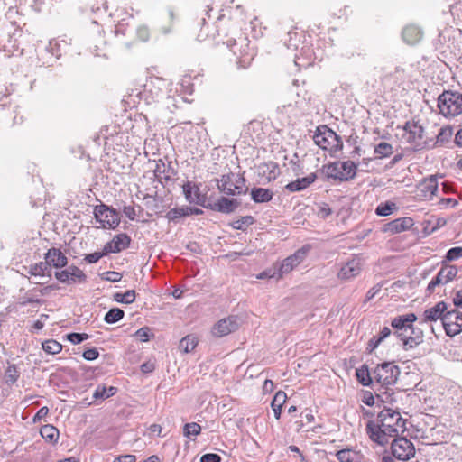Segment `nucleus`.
<instances>
[{
	"label": "nucleus",
	"mask_w": 462,
	"mask_h": 462,
	"mask_svg": "<svg viewBox=\"0 0 462 462\" xmlns=\"http://www.w3.org/2000/svg\"><path fill=\"white\" fill-rule=\"evenodd\" d=\"M406 421L399 411L384 408L378 413L375 422L367 423L366 430L373 441L383 446L388 443L389 437H396L405 431Z\"/></svg>",
	"instance_id": "f257e3e1"
},
{
	"label": "nucleus",
	"mask_w": 462,
	"mask_h": 462,
	"mask_svg": "<svg viewBox=\"0 0 462 462\" xmlns=\"http://www.w3.org/2000/svg\"><path fill=\"white\" fill-rule=\"evenodd\" d=\"M400 368L393 362H384L378 365L374 370L376 397L383 402H395L394 393L390 388L397 382Z\"/></svg>",
	"instance_id": "f03ea898"
},
{
	"label": "nucleus",
	"mask_w": 462,
	"mask_h": 462,
	"mask_svg": "<svg viewBox=\"0 0 462 462\" xmlns=\"http://www.w3.org/2000/svg\"><path fill=\"white\" fill-rule=\"evenodd\" d=\"M229 34H232V36L228 37L226 41L222 40V42L226 44L227 48L236 57L238 67L242 69L247 68L254 57V51L249 45L250 41L246 36L239 32L234 23L230 26Z\"/></svg>",
	"instance_id": "7ed1b4c3"
},
{
	"label": "nucleus",
	"mask_w": 462,
	"mask_h": 462,
	"mask_svg": "<svg viewBox=\"0 0 462 462\" xmlns=\"http://www.w3.org/2000/svg\"><path fill=\"white\" fill-rule=\"evenodd\" d=\"M22 29L16 23L0 21V50L13 52L19 48Z\"/></svg>",
	"instance_id": "20e7f679"
},
{
	"label": "nucleus",
	"mask_w": 462,
	"mask_h": 462,
	"mask_svg": "<svg viewBox=\"0 0 462 462\" xmlns=\"http://www.w3.org/2000/svg\"><path fill=\"white\" fill-rule=\"evenodd\" d=\"M245 182L246 180L242 175L229 172L217 180V186L220 192L227 196H239L245 195L248 191Z\"/></svg>",
	"instance_id": "39448f33"
},
{
	"label": "nucleus",
	"mask_w": 462,
	"mask_h": 462,
	"mask_svg": "<svg viewBox=\"0 0 462 462\" xmlns=\"http://www.w3.org/2000/svg\"><path fill=\"white\" fill-rule=\"evenodd\" d=\"M313 140L319 148L331 152H336L343 148L341 137L327 125L317 127Z\"/></svg>",
	"instance_id": "423d86ee"
},
{
	"label": "nucleus",
	"mask_w": 462,
	"mask_h": 462,
	"mask_svg": "<svg viewBox=\"0 0 462 462\" xmlns=\"http://www.w3.org/2000/svg\"><path fill=\"white\" fill-rule=\"evenodd\" d=\"M356 164L352 161L330 162L323 167L328 179L338 181L352 180L356 175Z\"/></svg>",
	"instance_id": "0eeeda50"
},
{
	"label": "nucleus",
	"mask_w": 462,
	"mask_h": 462,
	"mask_svg": "<svg viewBox=\"0 0 462 462\" xmlns=\"http://www.w3.org/2000/svg\"><path fill=\"white\" fill-rule=\"evenodd\" d=\"M439 113L444 116H456L462 113V94L444 91L438 98Z\"/></svg>",
	"instance_id": "6e6552de"
},
{
	"label": "nucleus",
	"mask_w": 462,
	"mask_h": 462,
	"mask_svg": "<svg viewBox=\"0 0 462 462\" xmlns=\"http://www.w3.org/2000/svg\"><path fill=\"white\" fill-rule=\"evenodd\" d=\"M202 21H203V26L201 27L200 32L198 35V38L199 41H205L208 38L216 40L217 37L222 38V37L229 36V29H230V26L233 25V23L230 20V18L226 17V14H223L218 15V17L217 18L216 33H213L210 35L207 32L208 26L206 24V19L202 18ZM220 40L222 41V39H220Z\"/></svg>",
	"instance_id": "1a4fd4ad"
},
{
	"label": "nucleus",
	"mask_w": 462,
	"mask_h": 462,
	"mask_svg": "<svg viewBox=\"0 0 462 462\" xmlns=\"http://www.w3.org/2000/svg\"><path fill=\"white\" fill-rule=\"evenodd\" d=\"M310 250V245H305L298 249L293 254L285 258L282 263H276L279 276L283 277L285 274L291 272L300 263L304 261Z\"/></svg>",
	"instance_id": "9d476101"
},
{
	"label": "nucleus",
	"mask_w": 462,
	"mask_h": 462,
	"mask_svg": "<svg viewBox=\"0 0 462 462\" xmlns=\"http://www.w3.org/2000/svg\"><path fill=\"white\" fill-rule=\"evenodd\" d=\"M94 215L97 221L99 222L104 228L115 229L120 223V217L116 210L105 204L96 206Z\"/></svg>",
	"instance_id": "9b49d317"
},
{
	"label": "nucleus",
	"mask_w": 462,
	"mask_h": 462,
	"mask_svg": "<svg viewBox=\"0 0 462 462\" xmlns=\"http://www.w3.org/2000/svg\"><path fill=\"white\" fill-rule=\"evenodd\" d=\"M165 80L155 78L148 81L140 92L141 98H143L147 104L157 102L164 94Z\"/></svg>",
	"instance_id": "f8f14e48"
},
{
	"label": "nucleus",
	"mask_w": 462,
	"mask_h": 462,
	"mask_svg": "<svg viewBox=\"0 0 462 462\" xmlns=\"http://www.w3.org/2000/svg\"><path fill=\"white\" fill-rule=\"evenodd\" d=\"M443 328L448 337H455L462 332V312L457 309L448 310L443 318Z\"/></svg>",
	"instance_id": "ddd939ff"
},
{
	"label": "nucleus",
	"mask_w": 462,
	"mask_h": 462,
	"mask_svg": "<svg viewBox=\"0 0 462 462\" xmlns=\"http://www.w3.org/2000/svg\"><path fill=\"white\" fill-rule=\"evenodd\" d=\"M391 451L397 459L407 461L414 457L415 448L412 442L406 438H397L391 444Z\"/></svg>",
	"instance_id": "4468645a"
},
{
	"label": "nucleus",
	"mask_w": 462,
	"mask_h": 462,
	"mask_svg": "<svg viewBox=\"0 0 462 462\" xmlns=\"http://www.w3.org/2000/svg\"><path fill=\"white\" fill-rule=\"evenodd\" d=\"M240 319L236 315L228 316L217 321L212 328V335L217 337H226L238 329Z\"/></svg>",
	"instance_id": "2eb2a0df"
},
{
	"label": "nucleus",
	"mask_w": 462,
	"mask_h": 462,
	"mask_svg": "<svg viewBox=\"0 0 462 462\" xmlns=\"http://www.w3.org/2000/svg\"><path fill=\"white\" fill-rule=\"evenodd\" d=\"M199 186L200 185L196 182L188 180L182 185L183 194L189 203L205 208L207 199L206 195L201 193Z\"/></svg>",
	"instance_id": "dca6fc26"
},
{
	"label": "nucleus",
	"mask_w": 462,
	"mask_h": 462,
	"mask_svg": "<svg viewBox=\"0 0 462 462\" xmlns=\"http://www.w3.org/2000/svg\"><path fill=\"white\" fill-rule=\"evenodd\" d=\"M177 173L178 172L173 167L171 162L165 164L162 160H159V162H156V167L153 170V176L162 184H163V181L166 183L173 181Z\"/></svg>",
	"instance_id": "f3484780"
},
{
	"label": "nucleus",
	"mask_w": 462,
	"mask_h": 462,
	"mask_svg": "<svg viewBox=\"0 0 462 462\" xmlns=\"http://www.w3.org/2000/svg\"><path fill=\"white\" fill-rule=\"evenodd\" d=\"M239 206L240 201L236 199L221 197L215 202L206 204L205 208L217 212L230 214L233 213Z\"/></svg>",
	"instance_id": "a211bd4d"
},
{
	"label": "nucleus",
	"mask_w": 462,
	"mask_h": 462,
	"mask_svg": "<svg viewBox=\"0 0 462 462\" xmlns=\"http://www.w3.org/2000/svg\"><path fill=\"white\" fill-rule=\"evenodd\" d=\"M423 135L424 127L419 121H416L410 134L406 136V142L412 146L414 151H420L426 148L427 145V143L423 141Z\"/></svg>",
	"instance_id": "6ab92c4d"
},
{
	"label": "nucleus",
	"mask_w": 462,
	"mask_h": 462,
	"mask_svg": "<svg viewBox=\"0 0 462 462\" xmlns=\"http://www.w3.org/2000/svg\"><path fill=\"white\" fill-rule=\"evenodd\" d=\"M361 272V263L359 258H352L345 263L338 272V278L341 280H350L356 277Z\"/></svg>",
	"instance_id": "aec40b11"
},
{
	"label": "nucleus",
	"mask_w": 462,
	"mask_h": 462,
	"mask_svg": "<svg viewBox=\"0 0 462 462\" xmlns=\"http://www.w3.org/2000/svg\"><path fill=\"white\" fill-rule=\"evenodd\" d=\"M131 243L130 236L125 233L116 235L114 239L104 246L106 253H119L127 248Z\"/></svg>",
	"instance_id": "412c9836"
},
{
	"label": "nucleus",
	"mask_w": 462,
	"mask_h": 462,
	"mask_svg": "<svg viewBox=\"0 0 462 462\" xmlns=\"http://www.w3.org/2000/svg\"><path fill=\"white\" fill-rule=\"evenodd\" d=\"M413 226V220L411 217L396 218L383 226V231L390 234H397L409 230Z\"/></svg>",
	"instance_id": "4be33fe9"
},
{
	"label": "nucleus",
	"mask_w": 462,
	"mask_h": 462,
	"mask_svg": "<svg viewBox=\"0 0 462 462\" xmlns=\"http://www.w3.org/2000/svg\"><path fill=\"white\" fill-rule=\"evenodd\" d=\"M45 260L51 268V266L55 268H62L68 263L66 255L60 251V249L56 247H51L47 251L45 254Z\"/></svg>",
	"instance_id": "5701e85b"
},
{
	"label": "nucleus",
	"mask_w": 462,
	"mask_h": 462,
	"mask_svg": "<svg viewBox=\"0 0 462 462\" xmlns=\"http://www.w3.org/2000/svg\"><path fill=\"white\" fill-rule=\"evenodd\" d=\"M448 311V305L444 301H439L433 307L427 309L423 312L424 321H437L440 319L443 323V318Z\"/></svg>",
	"instance_id": "b1692460"
},
{
	"label": "nucleus",
	"mask_w": 462,
	"mask_h": 462,
	"mask_svg": "<svg viewBox=\"0 0 462 462\" xmlns=\"http://www.w3.org/2000/svg\"><path fill=\"white\" fill-rule=\"evenodd\" d=\"M203 211L199 208L194 207H180V208H174L168 211L166 214V217L169 221L175 222L177 219L191 215H201Z\"/></svg>",
	"instance_id": "393cba45"
},
{
	"label": "nucleus",
	"mask_w": 462,
	"mask_h": 462,
	"mask_svg": "<svg viewBox=\"0 0 462 462\" xmlns=\"http://www.w3.org/2000/svg\"><path fill=\"white\" fill-rule=\"evenodd\" d=\"M317 180V174L312 172L306 177L299 178L289 182L284 189L290 192H298L306 189Z\"/></svg>",
	"instance_id": "a878e982"
},
{
	"label": "nucleus",
	"mask_w": 462,
	"mask_h": 462,
	"mask_svg": "<svg viewBox=\"0 0 462 462\" xmlns=\"http://www.w3.org/2000/svg\"><path fill=\"white\" fill-rule=\"evenodd\" d=\"M417 316L414 313H409L405 315H399L395 317L392 322L391 326L394 329V331H402L410 328V326L416 321Z\"/></svg>",
	"instance_id": "bb28decb"
},
{
	"label": "nucleus",
	"mask_w": 462,
	"mask_h": 462,
	"mask_svg": "<svg viewBox=\"0 0 462 462\" xmlns=\"http://www.w3.org/2000/svg\"><path fill=\"white\" fill-rule=\"evenodd\" d=\"M403 41L408 44H416L422 37L421 30L415 25H408L402 30Z\"/></svg>",
	"instance_id": "cd10ccee"
},
{
	"label": "nucleus",
	"mask_w": 462,
	"mask_h": 462,
	"mask_svg": "<svg viewBox=\"0 0 462 462\" xmlns=\"http://www.w3.org/2000/svg\"><path fill=\"white\" fill-rule=\"evenodd\" d=\"M69 274H72L76 278L83 279V271L75 265H70L64 270L57 271L55 277L60 282L69 284Z\"/></svg>",
	"instance_id": "c85d7f7f"
},
{
	"label": "nucleus",
	"mask_w": 462,
	"mask_h": 462,
	"mask_svg": "<svg viewBox=\"0 0 462 462\" xmlns=\"http://www.w3.org/2000/svg\"><path fill=\"white\" fill-rule=\"evenodd\" d=\"M438 187V180L432 175L430 178L423 180L419 185V189L423 193V196L430 198L436 195Z\"/></svg>",
	"instance_id": "c756f323"
},
{
	"label": "nucleus",
	"mask_w": 462,
	"mask_h": 462,
	"mask_svg": "<svg viewBox=\"0 0 462 462\" xmlns=\"http://www.w3.org/2000/svg\"><path fill=\"white\" fill-rule=\"evenodd\" d=\"M259 175H263L268 181L273 180L279 175V168L275 162H269L258 167Z\"/></svg>",
	"instance_id": "7c9ffc66"
},
{
	"label": "nucleus",
	"mask_w": 462,
	"mask_h": 462,
	"mask_svg": "<svg viewBox=\"0 0 462 462\" xmlns=\"http://www.w3.org/2000/svg\"><path fill=\"white\" fill-rule=\"evenodd\" d=\"M287 400V395L283 391H278L271 402L272 410L276 420L281 418L282 409Z\"/></svg>",
	"instance_id": "2f4dec72"
},
{
	"label": "nucleus",
	"mask_w": 462,
	"mask_h": 462,
	"mask_svg": "<svg viewBox=\"0 0 462 462\" xmlns=\"http://www.w3.org/2000/svg\"><path fill=\"white\" fill-rule=\"evenodd\" d=\"M20 374V369L16 365L8 364L5 370L4 381L7 385L12 386L18 381Z\"/></svg>",
	"instance_id": "473e14b6"
},
{
	"label": "nucleus",
	"mask_w": 462,
	"mask_h": 462,
	"mask_svg": "<svg viewBox=\"0 0 462 462\" xmlns=\"http://www.w3.org/2000/svg\"><path fill=\"white\" fill-rule=\"evenodd\" d=\"M273 193L263 188H254L251 190V198L255 203L268 202L273 199Z\"/></svg>",
	"instance_id": "72a5a7b5"
},
{
	"label": "nucleus",
	"mask_w": 462,
	"mask_h": 462,
	"mask_svg": "<svg viewBox=\"0 0 462 462\" xmlns=\"http://www.w3.org/2000/svg\"><path fill=\"white\" fill-rule=\"evenodd\" d=\"M356 374L358 382L364 386L373 385V388L375 390V381L374 379V374L371 375L367 366L363 365L361 368L356 369Z\"/></svg>",
	"instance_id": "f704fd0d"
},
{
	"label": "nucleus",
	"mask_w": 462,
	"mask_h": 462,
	"mask_svg": "<svg viewBox=\"0 0 462 462\" xmlns=\"http://www.w3.org/2000/svg\"><path fill=\"white\" fill-rule=\"evenodd\" d=\"M41 436L50 443H56L59 439V430L56 427L46 424L40 430Z\"/></svg>",
	"instance_id": "c9c22d12"
},
{
	"label": "nucleus",
	"mask_w": 462,
	"mask_h": 462,
	"mask_svg": "<svg viewBox=\"0 0 462 462\" xmlns=\"http://www.w3.org/2000/svg\"><path fill=\"white\" fill-rule=\"evenodd\" d=\"M117 392V388L114 386L106 387L104 384L97 385V389L93 393L94 400H106L113 395H115Z\"/></svg>",
	"instance_id": "e433bc0d"
},
{
	"label": "nucleus",
	"mask_w": 462,
	"mask_h": 462,
	"mask_svg": "<svg viewBox=\"0 0 462 462\" xmlns=\"http://www.w3.org/2000/svg\"><path fill=\"white\" fill-rule=\"evenodd\" d=\"M51 267L47 262H40L30 266L29 273L33 276H51Z\"/></svg>",
	"instance_id": "4c0bfd02"
},
{
	"label": "nucleus",
	"mask_w": 462,
	"mask_h": 462,
	"mask_svg": "<svg viewBox=\"0 0 462 462\" xmlns=\"http://www.w3.org/2000/svg\"><path fill=\"white\" fill-rule=\"evenodd\" d=\"M393 152V147L392 144L380 142L378 144L374 146V154L377 158L383 159L391 156Z\"/></svg>",
	"instance_id": "58836bf2"
},
{
	"label": "nucleus",
	"mask_w": 462,
	"mask_h": 462,
	"mask_svg": "<svg viewBox=\"0 0 462 462\" xmlns=\"http://www.w3.org/2000/svg\"><path fill=\"white\" fill-rule=\"evenodd\" d=\"M198 345V340L193 335L184 337L179 344L180 350L184 353H189L195 349Z\"/></svg>",
	"instance_id": "ea45409f"
},
{
	"label": "nucleus",
	"mask_w": 462,
	"mask_h": 462,
	"mask_svg": "<svg viewBox=\"0 0 462 462\" xmlns=\"http://www.w3.org/2000/svg\"><path fill=\"white\" fill-rule=\"evenodd\" d=\"M410 340H407L410 344V347H415L423 341V332L420 328H416L413 324L410 326Z\"/></svg>",
	"instance_id": "a19ab883"
},
{
	"label": "nucleus",
	"mask_w": 462,
	"mask_h": 462,
	"mask_svg": "<svg viewBox=\"0 0 462 462\" xmlns=\"http://www.w3.org/2000/svg\"><path fill=\"white\" fill-rule=\"evenodd\" d=\"M124 316L125 312L123 310L119 308H112L105 315L104 320L107 324H115L121 320Z\"/></svg>",
	"instance_id": "79ce46f5"
},
{
	"label": "nucleus",
	"mask_w": 462,
	"mask_h": 462,
	"mask_svg": "<svg viewBox=\"0 0 462 462\" xmlns=\"http://www.w3.org/2000/svg\"><path fill=\"white\" fill-rule=\"evenodd\" d=\"M135 291L129 290L125 292H116L114 295V300L116 302L124 303V304H130L134 301L135 300Z\"/></svg>",
	"instance_id": "37998d69"
},
{
	"label": "nucleus",
	"mask_w": 462,
	"mask_h": 462,
	"mask_svg": "<svg viewBox=\"0 0 462 462\" xmlns=\"http://www.w3.org/2000/svg\"><path fill=\"white\" fill-rule=\"evenodd\" d=\"M42 349L48 354H58L62 350V345L54 339H48L42 343Z\"/></svg>",
	"instance_id": "c03bdc74"
},
{
	"label": "nucleus",
	"mask_w": 462,
	"mask_h": 462,
	"mask_svg": "<svg viewBox=\"0 0 462 462\" xmlns=\"http://www.w3.org/2000/svg\"><path fill=\"white\" fill-rule=\"evenodd\" d=\"M396 208V204L391 201L381 203L375 208V214L380 217H386L393 213Z\"/></svg>",
	"instance_id": "a18cd8bd"
},
{
	"label": "nucleus",
	"mask_w": 462,
	"mask_h": 462,
	"mask_svg": "<svg viewBox=\"0 0 462 462\" xmlns=\"http://www.w3.org/2000/svg\"><path fill=\"white\" fill-rule=\"evenodd\" d=\"M254 222V219L252 216H245L233 221L231 226L236 230H245L246 227L253 225Z\"/></svg>",
	"instance_id": "49530a36"
},
{
	"label": "nucleus",
	"mask_w": 462,
	"mask_h": 462,
	"mask_svg": "<svg viewBox=\"0 0 462 462\" xmlns=\"http://www.w3.org/2000/svg\"><path fill=\"white\" fill-rule=\"evenodd\" d=\"M452 135H453L452 127L445 126V127L440 128V130L437 135L435 144L442 145V144L446 143L447 142H448L450 140Z\"/></svg>",
	"instance_id": "de8ad7c7"
},
{
	"label": "nucleus",
	"mask_w": 462,
	"mask_h": 462,
	"mask_svg": "<svg viewBox=\"0 0 462 462\" xmlns=\"http://www.w3.org/2000/svg\"><path fill=\"white\" fill-rule=\"evenodd\" d=\"M200 432L201 426L196 422L186 423L183 427V435L189 439L199 435Z\"/></svg>",
	"instance_id": "09e8293b"
},
{
	"label": "nucleus",
	"mask_w": 462,
	"mask_h": 462,
	"mask_svg": "<svg viewBox=\"0 0 462 462\" xmlns=\"http://www.w3.org/2000/svg\"><path fill=\"white\" fill-rule=\"evenodd\" d=\"M174 18H175V14H174V12L173 10L171 9H169L167 11V13L165 14L164 17H163V20H165L166 22H168L169 24L167 25H162L161 26V31L163 32V33H169L171 32V29H172V24H173V22H174Z\"/></svg>",
	"instance_id": "8fccbe9b"
},
{
	"label": "nucleus",
	"mask_w": 462,
	"mask_h": 462,
	"mask_svg": "<svg viewBox=\"0 0 462 462\" xmlns=\"http://www.w3.org/2000/svg\"><path fill=\"white\" fill-rule=\"evenodd\" d=\"M336 456L340 462H354L356 453L351 449H342L337 451Z\"/></svg>",
	"instance_id": "3c124183"
},
{
	"label": "nucleus",
	"mask_w": 462,
	"mask_h": 462,
	"mask_svg": "<svg viewBox=\"0 0 462 462\" xmlns=\"http://www.w3.org/2000/svg\"><path fill=\"white\" fill-rule=\"evenodd\" d=\"M441 268L446 275V281L448 282L453 281L458 273L456 265L443 263Z\"/></svg>",
	"instance_id": "603ef678"
},
{
	"label": "nucleus",
	"mask_w": 462,
	"mask_h": 462,
	"mask_svg": "<svg viewBox=\"0 0 462 462\" xmlns=\"http://www.w3.org/2000/svg\"><path fill=\"white\" fill-rule=\"evenodd\" d=\"M258 279H271V278H274L276 280H279L281 279L282 277L279 276V271L277 270V266H276V263L273 265L272 268H269L263 272H262L261 273L258 274L257 276Z\"/></svg>",
	"instance_id": "864d4df0"
},
{
	"label": "nucleus",
	"mask_w": 462,
	"mask_h": 462,
	"mask_svg": "<svg viewBox=\"0 0 462 462\" xmlns=\"http://www.w3.org/2000/svg\"><path fill=\"white\" fill-rule=\"evenodd\" d=\"M460 257H462V247L457 246L448 250V252L446 253L445 259L446 261L452 262L459 259Z\"/></svg>",
	"instance_id": "5fc2aeb1"
},
{
	"label": "nucleus",
	"mask_w": 462,
	"mask_h": 462,
	"mask_svg": "<svg viewBox=\"0 0 462 462\" xmlns=\"http://www.w3.org/2000/svg\"><path fill=\"white\" fill-rule=\"evenodd\" d=\"M67 338L69 342L74 345L80 344L81 342L89 338V336L86 333H70L67 335Z\"/></svg>",
	"instance_id": "6e6d98bb"
},
{
	"label": "nucleus",
	"mask_w": 462,
	"mask_h": 462,
	"mask_svg": "<svg viewBox=\"0 0 462 462\" xmlns=\"http://www.w3.org/2000/svg\"><path fill=\"white\" fill-rule=\"evenodd\" d=\"M409 328L407 330H402V331H394L393 332V335L396 336L397 338H399L401 341H402L403 343V348L405 350L407 349H411V347H410V344L408 343L407 340H410V332H409Z\"/></svg>",
	"instance_id": "4d7b16f0"
},
{
	"label": "nucleus",
	"mask_w": 462,
	"mask_h": 462,
	"mask_svg": "<svg viewBox=\"0 0 462 462\" xmlns=\"http://www.w3.org/2000/svg\"><path fill=\"white\" fill-rule=\"evenodd\" d=\"M122 273L115 271L105 272L101 274V279L111 282H119L122 279Z\"/></svg>",
	"instance_id": "13d9d810"
},
{
	"label": "nucleus",
	"mask_w": 462,
	"mask_h": 462,
	"mask_svg": "<svg viewBox=\"0 0 462 462\" xmlns=\"http://www.w3.org/2000/svg\"><path fill=\"white\" fill-rule=\"evenodd\" d=\"M134 337L142 342H146L150 339L151 330L148 327L141 328L135 332Z\"/></svg>",
	"instance_id": "bf43d9fd"
},
{
	"label": "nucleus",
	"mask_w": 462,
	"mask_h": 462,
	"mask_svg": "<svg viewBox=\"0 0 462 462\" xmlns=\"http://www.w3.org/2000/svg\"><path fill=\"white\" fill-rule=\"evenodd\" d=\"M136 35L141 41L146 42L150 37V30L146 25H140L136 29Z\"/></svg>",
	"instance_id": "052dcab7"
},
{
	"label": "nucleus",
	"mask_w": 462,
	"mask_h": 462,
	"mask_svg": "<svg viewBox=\"0 0 462 462\" xmlns=\"http://www.w3.org/2000/svg\"><path fill=\"white\" fill-rule=\"evenodd\" d=\"M332 214L330 207L326 203H321L318 206L317 215L319 217L326 218Z\"/></svg>",
	"instance_id": "680f3d73"
},
{
	"label": "nucleus",
	"mask_w": 462,
	"mask_h": 462,
	"mask_svg": "<svg viewBox=\"0 0 462 462\" xmlns=\"http://www.w3.org/2000/svg\"><path fill=\"white\" fill-rule=\"evenodd\" d=\"M82 356L88 361H93L99 356V352L96 347H90L83 352Z\"/></svg>",
	"instance_id": "e2e57ef3"
},
{
	"label": "nucleus",
	"mask_w": 462,
	"mask_h": 462,
	"mask_svg": "<svg viewBox=\"0 0 462 462\" xmlns=\"http://www.w3.org/2000/svg\"><path fill=\"white\" fill-rule=\"evenodd\" d=\"M129 27L128 23H126L125 20L120 21L115 27L114 33L118 35L125 36L126 34L127 28Z\"/></svg>",
	"instance_id": "0e129e2a"
},
{
	"label": "nucleus",
	"mask_w": 462,
	"mask_h": 462,
	"mask_svg": "<svg viewBox=\"0 0 462 462\" xmlns=\"http://www.w3.org/2000/svg\"><path fill=\"white\" fill-rule=\"evenodd\" d=\"M288 36H289V40L285 41V44L287 45V47L288 48H291V47L297 48V42H299L298 32L295 31H289Z\"/></svg>",
	"instance_id": "69168bd1"
},
{
	"label": "nucleus",
	"mask_w": 462,
	"mask_h": 462,
	"mask_svg": "<svg viewBox=\"0 0 462 462\" xmlns=\"http://www.w3.org/2000/svg\"><path fill=\"white\" fill-rule=\"evenodd\" d=\"M46 50L51 53L52 56L59 58L60 56L59 44L56 40H51L49 42V45L46 47Z\"/></svg>",
	"instance_id": "338daca9"
},
{
	"label": "nucleus",
	"mask_w": 462,
	"mask_h": 462,
	"mask_svg": "<svg viewBox=\"0 0 462 462\" xmlns=\"http://www.w3.org/2000/svg\"><path fill=\"white\" fill-rule=\"evenodd\" d=\"M200 462H221V457L216 453H207L201 456Z\"/></svg>",
	"instance_id": "774afa93"
}]
</instances>
